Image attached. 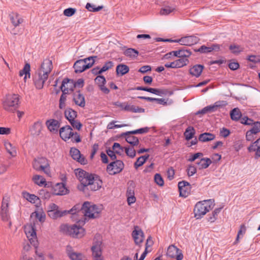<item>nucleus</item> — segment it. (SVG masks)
<instances>
[{
  "mask_svg": "<svg viewBox=\"0 0 260 260\" xmlns=\"http://www.w3.org/2000/svg\"><path fill=\"white\" fill-rule=\"evenodd\" d=\"M198 51L202 53H207L212 52L210 46L207 47L205 45H203L200 48H199Z\"/></svg>",
  "mask_w": 260,
  "mask_h": 260,
  "instance_id": "obj_61",
  "label": "nucleus"
},
{
  "mask_svg": "<svg viewBox=\"0 0 260 260\" xmlns=\"http://www.w3.org/2000/svg\"><path fill=\"white\" fill-rule=\"evenodd\" d=\"M30 64L29 63H26L23 67V69L19 72L20 76L25 75L24 77V81H26L27 75L29 78L30 77Z\"/></svg>",
  "mask_w": 260,
  "mask_h": 260,
  "instance_id": "obj_41",
  "label": "nucleus"
},
{
  "mask_svg": "<svg viewBox=\"0 0 260 260\" xmlns=\"http://www.w3.org/2000/svg\"><path fill=\"white\" fill-rule=\"evenodd\" d=\"M70 211L73 221L84 224L86 218L93 219L98 217L101 209L92 203L85 202L82 206L80 204L76 205Z\"/></svg>",
  "mask_w": 260,
  "mask_h": 260,
  "instance_id": "obj_1",
  "label": "nucleus"
},
{
  "mask_svg": "<svg viewBox=\"0 0 260 260\" xmlns=\"http://www.w3.org/2000/svg\"><path fill=\"white\" fill-rule=\"evenodd\" d=\"M199 39L194 36H189L181 38L180 39L172 41L173 42L179 43L181 45L191 46L197 44Z\"/></svg>",
  "mask_w": 260,
  "mask_h": 260,
  "instance_id": "obj_14",
  "label": "nucleus"
},
{
  "mask_svg": "<svg viewBox=\"0 0 260 260\" xmlns=\"http://www.w3.org/2000/svg\"><path fill=\"white\" fill-rule=\"evenodd\" d=\"M24 232L30 244L35 248H37L38 241L35 225L31 223L27 224L24 226Z\"/></svg>",
  "mask_w": 260,
  "mask_h": 260,
  "instance_id": "obj_10",
  "label": "nucleus"
},
{
  "mask_svg": "<svg viewBox=\"0 0 260 260\" xmlns=\"http://www.w3.org/2000/svg\"><path fill=\"white\" fill-rule=\"evenodd\" d=\"M88 184H85L84 186H88V189L93 191H96L99 189L102 184V182L98 178H94L93 175L87 180Z\"/></svg>",
  "mask_w": 260,
  "mask_h": 260,
  "instance_id": "obj_16",
  "label": "nucleus"
},
{
  "mask_svg": "<svg viewBox=\"0 0 260 260\" xmlns=\"http://www.w3.org/2000/svg\"><path fill=\"white\" fill-rule=\"evenodd\" d=\"M230 49L233 53L235 54L240 53L243 50L239 45H231L230 46Z\"/></svg>",
  "mask_w": 260,
  "mask_h": 260,
  "instance_id": "obj_52",
  "label": "nucleus"
},
{
  "mask_svg": "<svg viewBox=\"0 0 260 260\" xmlns=\"http://www.w3.org/2000/svg\"><path fill=\"white\" fill-rule=\"evenodd\" d=\"M153 243L152 238L150 236L146 240L144 251L142 253L139 259H138V252L137 251L134 257V260H144L148 253L151 251V247Z\"/></svg>",
  "mask_w": 260,
  "mask_h": 260,
  "instance_id": "obj_20",
  "label": "nucleus"
},
{
  "mask_svg": "<svg viewBox=\"0 0 260 260\" xmlns=\"http://www.w3.org/2000/svg\"><path fill=\"white\" fill-rule=\"evenodd\" d=\"M124 163L120 160H116L107 166V171L110 175H115L121 172L124 168Z\"/></svg>",
  "mask_w": 260,
  "mask_h": 260,
  "instance_id": "obj_12",
  "label": "nucleus"
},
{
  "mask_svg": "<svg viewBox=\"0 0 260 260\" xmlns=\"http://www.w3.org/2000/svg\"><path fill=\"white\" fill-rule=\"evenodd\" d=\"M76 9L75 8H69L65 9L63 11V15L67 17H71L73 16L76 12Z\"/></svg>",
  "mask_w": 260,
  "mask_h": 260,
  "instance_id": "obj_56",
  "label": "nucleus"
},
{
  "mask_svg": "<svg viewBox=\"0 0 260 260\" xmlns=\"http://www.w3.org/2000/svg\"><path fill=\"white\" fill-rule=\"evenodd\" d=\"M68 189L63 183H56L53 187V193L57 196H63L68 193Z\"/></svg>",
  "mask_w": 260,
  "mask_h": 260,
  "instance_id": "obj_23",
  "label": "nucleus"
},
{
  "mask_svg": "<svg viewBox=\"0 0 260 260\" xmlns=\"http://www.w3.org/2000/svg\"><path fill=\"white\" fill-rule=\"evenodd\" d=\"M20 96L17 94H9L6 96L3 102L4 109L9 112H13L19 106Z\"/></svg>",
  "mask_w": 260,
  "mask_h": 260,
  "instance_id": "obj_7",
  "label": "nucleus"
},
{
  "mask_svg": "<svg viewBox=\"0 0 260 260\" xmlns=\"http://www.w3.org/2000/svg\"><path fill=\"white\" fill-rule=\"evenodd\" d=\"M73 101L76 105L81 108H84L85 106L84 96L80 91H76L74 93Z\"/></svg>",
  "mask_w": 260,
  "mask_h": 260,
  "instance_id": "obj_25",
  "label": "nucleus"
},
{
  "mask_svg": "<svg viewBox=\"0 0 260 260\" xmlns=\"http://www.w3.org/2000/svg\"><path fill=\"white\" fill-rule=\"evenodd\" d=\"M67 94L62 93L59 101V108L60 109L65 108L66 106Z\"/></svg>",
  "mask_w": 260,
  "mask_h": 260,
  "instance_id": "obj_51",
  "label": "nucleus"
},
{
  "mask_svg": "<svg viewBox=\"0 0 260 260\" xmlns=\"http://www.w3.org/2000/svg\"><path fill=\"white\" fill-rule=\"evenodd\" d=\"M74 85L73 80L65 79L62 81L60 87L62 93L68 94L74 90Z\"/></svg>",
  "mask_w": 260,
  "mask_h": 260,
  "instance_id": "obj_21",
  "label": "nucleus"
},
{
  "mask_svg": "<svg viewBox=\"0 0 260 260\" xmlns=\"http://www.w3.org/2000/svg\"><path fill=\"white\" fill-rule=\"evenodd\" d=\"M60 231L66 235L73 238H81L85 235V230L80 225L63 224L60 226Z\"/></svg>",
  "mask_w": 260,
  "mask_h": 260,
  "instance_id": "obj_3",
  "label": "nucleus"
},
{
  "mask_svg": "<svg viewBox=\"0 0 260 260\" xmlns=\"http://www.w3.org/2000/svg\"><path fill=\"white\" fill-rule=\"evenodd\" d=\"M250 131L254 134H256L260 132V121L254 122Z\"/></svg>",
  "mask_w": 260,
  "mask_h": 260,
  "instance_id": "obj_55",
  "label": "nucleus"
},
{
  "mask_svg": "<svg viewBox=\"0 0 260 260\" xmlns=\"http://www.w3.org/2000/svg\"><path fill=\"white\" fill-rule=\"evenodd\" d=\"M75 173L76 177L83 186L85 184H88L87 182L88 179L92 175L80 169L75 170Z\"/></svg>",
  "mask_w": 260,
  "mask_h": 260,
  "instance_id": "obj_19",
  "label": "nucleus"
},
{
  "mask_svg": "<svg viewBox=\"0 0 260 260\" xmlns=\"http://www.w3.org/2000/svg\"><path fill=\"white\" fill-rule=\"evenodd\" d=\"M23 197L28 201L32 203H36L39 200V198L35 194H30L27 192L23 193Z\"/></svg>",
  "mask_w": 260,
  "mask_h": 260,
  "instance_id": "obj_46",
  "label": "nucleus"
},
{
  "mask_svg": "<svg viewBox=\"0 0 260 260\" xmlns=\"http://www.w3.org/2000/svg\"><path fill=\"white\" fill-rule=\"evenodd\" d=\"M132 237L136 245L140 246L144 239V235L142 230L138 226H135L132 234Z\"/></svg>",
  "mask_w": 260,
  "mask_h": 260,
  "instance_id": "obj_17",
  "label": "nucleus"
},
{
  "mask_svg": "<svg viewBox=\"0 0 260 260\" xmlns=\"http://www.w3.org/2000/svg\"><path fill=\"white\" fill-rule=\"evenodd\" d=\"M149 155H146L144 156H141L139 157L137 161L134 164V167L136 169H137L139 167L142 166L145 161L148 159L149 158Z\"/></svg>",
  "mask_w": 260,
  "mask_h": 260,
  "instance_id": "obj_42",
  "label": "nucleus"
},
{
  "mask_svg": "<svg viewBox=\"0 0 260 260\" xmlns=\"http://www.w3.org/2000/svg\"><path fill=\"white\" fill-rule=\"evenodd\" d=\"M249 152H254L255 157H260V137L255 141L252 143L247 148Z\"/></svg>",
  "mask_w": 260,
  "mask_h": 260,
  "instance_id": "obj_26",
  "label": "nucleus"
},
{
  "mask_svg": "<svg viewBox=\"0 0 260 260\" xmlns=\"http://www.w3.org/2000/svg\"><path fill=\"white\" fill-rule=\"evenodd\" d=\"M231 118L232 120L238 121L241 117L242 114L238 108H234L230 113Z\"/></svg>",
  "mask_w": 260,
  "mask_h": 260,
  "instance_id": "obj_44",
  "label": "nucleus"
},
{
  "mask_svg": "<svg viewBox=\"0 0 260 260\" xmlns=\"http://www.w3.org/2000/svg\"><path fill=\"white\" fill-rule=\"evenodd\" d=\"M138 53L139 52L137 50L132 48H128L126 49L124 52V54L125 56L132 58L137 57Z\"/></svg>",
  "mask_w": 260,
  "mask_h": 260,
  "instance_id": "obj_47",
  "label": "nucleus"
},
{
  "mask_svg": "<svg viewBox=\"0 0 260 260\" xmlns=\"http://www.w3.org/2000/svg\"><path fill=\"white\" fill-rule=\"evenodd\" d=\"M196 131L194 128L191 126H189L187 127L185 129L184 135L185 138V139L187 141L192 139L195 135Z\"/></svg>",
  "mask_w": 260,
  "mask_h": 260,
  "instance_id": "obj_38",
  "label": "nucleus"
},
{
  "mask_svg": "<svg viewBox=\"0 0 260 260\" xmlns=\"http://www.w3.org/2000/svg\"><path fill=\"white\" fill-rule=\"evenodd\" d=\"M68 213L71 214L70 210H60L58 209L55 211L50 212L48 215L52 219H57L59 217H62Z\"/></svg>",
  "mask_w": 260,
  "mask_h": 260,
  "instance_id": "obj_31",
  "label": "nucleus"
},
{
  "mask_svg": "<svg viewBox=\"0 0 260 260\" xmlns=\"http://www.w3.org/2000/svg\"><path fill=\"white\" fill-rule=\"evenodd\" d=\"M46 125L51 133L56 134L58 132L60 123L57 120L50 119L46 121Z\"/></svg>",
  "mask_w": 260,
  "mask_h": 260,
  "instance_id": "obj_24",
  "label": "nucleus"
},
{
  "mask_svg": "<svg viewBox=\"0 0 260 260\" xmlns=\"http://www.w3.org/2000/svg\"><path fill=\"white\" fill-rule=\"evenodd\" d=\"M254 134L250 130L248 131L246 134V139L248 141H252L254 140Z\"/></svg>",
  "mask_w": 260,
  "mask_h": 260,
  "instance_id": "obj_64",
  "label": "nucleus"
},
{
  "mask_svg": "<svg viewBox=\"0 0 260 260\" xmlns=\"http://www.w3.org/2000/svg\"><path fill=\"white\" fill-rule=\"evenodd\" d=\"M85 8L90 12H98L103 9V6L96 7L93 4L87 3Z\"/></svg>",
  "mask_w": 260,
  "mask_h": 260,
  "instance_id": "obj_50",
  "label": "nucleus"
},
{
  "mask_svg": "<svg viewBox=\"0 0 260 260\" xmlns=\"http://www.w3.org/2000/svg\"><path fill=\"white\" fill-rule=\"evenodd\" d=\"M133 134H134L128 133V132L125 133V140L126 142L131 145L136 146L139 144V141L137 137L133 135Z\"/></svg>",
  "mask_w": 260,
  "mask_h": 260,
  "instance_id": "obj_33",
  "label": "nucleus"
},
{
  "mask_svg": "<svg viewBox=\"0 0 260 260\" xmlns=\"http://www.w3.org/2000/svg\"><path fill=\"white\" fill-rule=\"evenodd\" d=\"M155 182L160 186H162L164 184V180L159 174H156L154 177Z\"/></svg>",
  "mask_w": 260,
  "mask_h": 260,
  "instance_id": "obj_53",
  "label": "nucleus"
},
{
  "mask_svg": "<svg viewBox=\"0 0 260 260\" xmlns=\"http://www.w3.org/2000/svg\"><path fill=\"white\" fill-rule=\"evenodd\" d=\"M215 136L214 134L205 133L200 135L199 140L201 142H205L213 140L215 139Z\"/></svg>",
  "mask_w": 260,
  "mask_h": 260,
  "instance_id": "obj_35",
  "label": "nucleus"
},
{
  "mask_svg": "<svg viewBox=\"0 0 260 260\" xmlns=\"http://www.w3.org/2000/svg\"><path fill=\"white\" fill-rule=\"evenodd\" d=\"M220 106V105L217 104V103H215L214 105H211L207 106L203 108L201 111H199L197 114H205L209 112H213L217 110V108Z\"/></svg>",
  "mask_w": 260,
  "mask_h": 260,
  "instance_id": "obj_37",
  "label": "nucleus"
},
{
  "mask_svg": "<svg viewBox=\"0 0 260 260\" xmlns=\"http://www.w3.org/2000/svg\"><path fill=\"white\" fill-rule=\"evenodd\" d=\"M94 82L99 86L100 85L106 84V80L103 76L99 75L95 78Z\"/></svg>",
  "mask_w": 260,
  "mask_h": 260,
  "instance_id": "obj_54",
  "label": "nucleus"
},
{
  "mask_svg": "<svg viewBox=\"0 0 260 260\" xmlns=\"http://www.w3.org/2000/svg\"><path fill=\"white\" fill-rule=\"evenodd\" d=\"M123 110L133 113H143L145 111L144 109L133 105H129L127 102H125Z\"/></svg>",
  "mask_w": 260,
  "mask_h": 260,
  "instance_id": "obj_28",
  "label": "nucleus"
},
{
  "mask_svg": "<svg viewBox=\"0 0 260 260\" xmlns=\"http://www.w3.org/2000/svg\"><path fill=\"white\" fill-rule=\"evenodd\" d=\"M52 69L53 64L51 60L45 59L43 61L34 77V82L37 89L43 88Z\"/></svg>",
  "mask_w": 260,
  "mask_h": 260,
  "instance_id": "obj_2",
  "label": "nucleus"
},
{
  "mask_svg": "<svg viewBox=\"0 0 260 260\" xmlns=\"http://www.w3.org/2000/svg\"><path fill=\"white\" fill-rule=\"evenodd\" d=\"M204 66L200 64H196L193 66L189 69V73L196 77L200 76L203 72Z\"/></svg>",
  "mask_w": 260,
  "mask_h": 260,
  "instance_id": "obj_30",
  "label": "nucleus"
},
{
  "mask_svg": "<svg viewBox=\"0 0 260 260\" xmlns=\"http://www.w3.org/2000/svg\"><path fill=\"white\" fill-rule=\"evenodd\" d=\"M134 147L135 146L131 145L124 147V151L126 154L131 158L135 157L136 154V152Z\"/></svg>",
  "mask_w": 260,
  "mask_h": 260,
  "instance_id": "obj_45",
  "label": "nucleus"
},
{
  "mask_svg": "<svg viewBox=\"0 0 260 260\" xmlns=\"http://www.w3.org/2000/svg\"><path fill=\"white\" fill-rule=\"evenodd\" d=\"M31 218H35L40 222H44L45 220V215L43 212H34L30 215Z\"/></svg>",
  "mask_w": 260,
  "mask_h": 260,
  "instance_id": "obj_48",
  "label": "nucleus"
},
{
  "mask_svg": "<svg viewBox=\"0 0 260 260\" xmlns=\"http://www.w3.org/2000/svg\"><path fill=\"white\" fill-rule=\"evenodd\" d=\"M96 56H90L84 59L76 61L74 64L76 73H82L87 69L91 68L94 63Z\"/></svg>",
  "mask_w": 260,
  "mask_h": 260,
  "instance_id": "obj_8",
  "label": "nucleus"
},
{
  "mask_svg": "<svg viewBox=\"0 0 260 260\" xmlns=\"http://www.w3.org/2000/svg\"><path fill=\"white\" fill-rule=\"evenodd\" d=\"M189 63L187 57H183L174 60L175 68H180L186 66Z\"/></svg>",
  "mask_w": 260,
  "mask_h": 260,
  "instance_id": "obj_36",
  "label": "nucleus"
},
{
  "mask_svg": "<svg viewBox=\"0 0 260 260\" xmlns=\"http://www.w3.org/2000/svg\"><path fill=\"white\" fill-rule=\"evenodd\" d=\"M212 208L213 202L211 200L199 202L194 208V217L197 219H200Z\"/></svg>",
  "mask_w": 260,
  "mask_h": 260,
  "instance_id": "obj_4",
  "label": "nucleus"
},
{
  "mask_svg": "<svg viewBox=\"0 0 260 260\" xmlns=\"http://www.w3.org/2000/svg\"><path fill=\"white\" fill-rule=\"evenodd\" d=\"M65 117L69 121L71 125L74 128L79 131L82 126V123L76 119L77 116V112L71 108H67L64 112Z\"/></svg>",
  "mask_w": 260,
  "mask_h": 260,
  "instance_id": "obj_9",
  "label": "nucleus"
},
{
  "mask_svg": "<svg viewBox=\"0 0 260 260\" xmlns=\"http://www.w3.org/2000/svg\"><path fill=\"white\" fill-rule=\"evenodd\" d=\"M167 255L176 260H182L183 255L180 250L174 245H170L168 248Z\"/></svg>",
  "mask_w": 260,
  "mask_h": 260,
  "instance_id": "obj_15",
  "label": "nucleus"
},
{
  "mask_svg": "<svg viewBox=\"0 0 260 260\" xmlns=\"http://www.w3.org/2000/svg\"><path fill=\"white\" fill-rule=\"evenodd\" d=\"M10 20L12 25L16 27L23 22V18L18 13L12 12L9 15Z\"/></svg>",
  "mask_w": 260,
  "mask_h": 260,
  "instance_id": "obj_27",
  "label": "nucleus"
},
{
  "mask_svg": "<svg viewBox=\"0 0 260 260\" xmlns=\"http://www.w3.org/2000/svg\"><path fill=\"white\" fill-rule=\"evenodd\" d=\"M4 145L7 152L11 157H14L17 155V148L15 145L12 144L9 141H5Z\"/></svg>",
  "mask_w": 260,
  "mask_h": 260,
  "instance_id": "obj_29",
  "label": "nucleus"
},
{
  "mask_svg": "<svg viewBox=\"0 0 260 260\" xmlns=\"http://www.w3.org/2000/svg\"><path fill=\"white\" fill-rule=\"evenodd\" d=\"M32 180L34 183L39 186H43L46 185V179L39 175H35L32 177Z\"/></svg>",
  "mask_w": 260,
  "mask_h": 260,
  "instance_id": "obj_40",
  "label": "nucleus"
},
{
  "mask_svg": "<svg viewBox=\"0 0 260 260\" xmlns=\"http://www.w3.org/2000/svg\"><path fill=\"white\" fill-rule=\"evenodd\" d=\"M70 154L74 159L76 160L81 164L85 165L87 163V160L81 154L78 149L72 148L70 150Z\"/></svg>",
  "mask_w": 260,
  "mask_h": 260,
  "instance_id": "obj_22",
  "label": "nucleus"
},
{
  "mask_svg": "<svg viewBox=\"0 0 260 260\" xmlns=\"http://www.w3.org/2000/svg\"><path fill=\"white\" fill-rule=\"evenodd\" d=\"M32 168L37 171H42L50 176L51 171L49 161L45 157H41L34 159L32 163Z\"/></svg>",
  "mask_w": 260,
  "mask_h": 260,
  "instance_id": "obj_6",
  "label": "nucleus"
},
{
  "mask_svg": "<svg viewBox=\"0 0 260 260\" xmlns=\"http://www.w3.org/2000/svg\"><path fill=\"white\" fill-rule=\"evenodd\" d=\"M174 9L170 7H166L162 8L160 11L161 15H168L174 11Z\"/></svg>",
  "mask_w": 260,
  "mask_h": 260,
  "instance_id": "obj_60",
  "label": "nucleus"
},
{
  "mask_svg": "<svg viewBox=\"0 0 260 260\" xmlns=\"http://www.w3.org/2000/svg\"><path fill=\"white\" fill-rule=\"evenodd\" d=\"M58 209H59V207L57 206L56 204H55L54 203L50 204L48 208V214H49L50 212L55 211Z\"/></svg>",
  "mask_w": 260,
  "mask_h": 260,
  "instance_id": "obj_62",
  "label": "nucleus"
},
{
  "mask_svg": "<svg viewBox=\"0 0 260 260\" xmlns=\"http://www.w3.org/2000/svg\"><path fill=\"white\" fill-rule=\"evenodd\" d=\"M59 135L61 138L64 141L70 139L73 143H79L81 141L79 134L73 133V129L69 125L61 127L59 130Z\"/></svg>",
  "mask_w": 260,
  "mask_h": 260,
  "instance_id": "obj_5",
  "label": "nucleus"
},
{
  "mask_svg": "<svg viewBox=\"0 0 260 260\" xmlns=\"http://www.w3.org/2000/svg\"><path fill=\"white\" fill-rule=\"evenodd\" d=\"M116 71L117 75L123 76L128 72L129 68L125 64H120L117 66Z\"/></svg>",
  "mask_w": 260,
  "mask_h": 260,
  "instance_id": "obj_39",
  "label": "nucleus"
},
{
  "mask_svg": "<svg viewBox=\"0 0 260 260\" xmlns=\"http://www.w3.org/2000/svg\"><path fill=\"white\" fill-rule=\"evenodd\" d=\"M148 131H149V128L147 127H145L141 128H139V129H136L135 131L128 132V133L134 134H144V133H147L148 132Z\"/></svg>",
  "mask_w": 260,
  "mask_h": 260,
  "instance_id": "obj_58",
  "label": "nucleus"
},
{
  "mask_svg": "<svg viewBox=\"0 0 260 260\" xmlns=\"http://www.w3.org/2000/svg\"><path fill=\"white\" fill-rule=\"evenodd\" d=\"M170 54H173L175 56H177L180 58L183 57H188L190 55V52L188 51H183L182 50L174 51L170 52Z\"/></svg>",
  "mask_w": 260,
  "mask_h": 260,
  "instance_id": "obj_43",
  "label": "nucleus"
},
{
  "mask_svg": "<svg viewBox=\"0 0 260 260\" xmlns=\"http://www.w3.org/2000/svg\"><path fill=\"white\" fill-rule=\"evenodd\" d=\"M180 192V196L186 198L190 193L191 186L189 183L187 181H180L178 184Z\"/></svg>",
  "mask_w": 260,
  "mask_h": 260,
  "instance_id": "obj_18",
  "label": "nucleus"
},
{
  "mask_svg": "<svg viewBox=\"0 0 260 260\" xmlns=\"http://www.w3.org/2000/svg\"><path fill=\"white\" fill-rule=\"evenodd\" d=\"M42 128V123L40 121H37L30 128V132L31 135L38 136L40 134Z\"/></svg>",
  "mask_w": 260,
  "mask_h": 260,
  "instance_id": "obj_32",
  "label": "nucleus"
},
{
  "mask_svg": "<svg viewBox=\"0 0 260 260\" xmlns=\"http://www.w3.org/2000/svg\"><path fill=\"white\" fill-rule=\"evenodd\" d=\"M9 198H4L1 205V210L0 215L2 220L4 222H9V226H11V222L10 221V213L9 211Z\"/></svg>",
  "mask_w": 260,
  "mask_h": 260,
  "instance_id": "obj_11",
  "label": "nucleus"
},
{
  "mask_svg": "<svg viewBox=\"0 0 260 260\" xmlns=\"http://www.w3.org/2000/svg\"><path fill=\"white\" fill-rule=\"evenodd\" d=\"M101 246L102 242L101 241L94 240L93 245L91 248L93 260H103Z\"/></svg>",
  "mask_w": 260,
  "mask_h": 260,
  "instance_id": "obj_13",
  "label": "nucleus"
},
{
  "mask_svg": "<svg viewBox=\"0 0 260 260\" xmlns=\"http://www.w3.org/2000/svg\"><path fill=\"white\" fill-rule=\"evenodd\" d=\"M112 149L116 154L120 155L123 154L124 151V147L121 146L118 143H114L112 146Z\"/></svg>",
  "mask_w": 260,
  "mask_h": 260,
  "instance_id": "obj_49",
  "label": "nucleus"
},
{
  "mask_svg": "<svg viewBox=\"0 0 260 260\" xmlns=\"http://www.w3.org/2000/svg\"><path fill=\"white\" fill-rule=\"evenodd\" d=\"M187 175L189 177L193 176L197 172V169L193 166H189L186 170Z\"/></svg>",
  "mask_w": 260,
  "mask_h": 260,
  "instance_id": "obj_59",
  "label": "nucleus"
},
{
  "mask_svg": "<svg viewBox=\"0 0 260 260\" xmlns=\"http://www.w3.org/2000/svg\"><path fill=\"white\" fill-rule=\"evenodd\" d=\"M107 155L110 157L112 160H115L116 159V156L115 155V152L112 149H107L106 151Z\"/></svg>",
  "mask_w": 260,
  "mask_h": 260,
  "instance_id": "obj_63",
  "label": "nucleus"
},
{
  "mask_svg": "<svg viewBox=\"0 0 260 260\" xmlns=\"http://www.w3.org/2000/svg\"><path fill=\"white\" fill-rule=\"evenodd\" d=\"M197 164L199 166V169H205L207 168L212 164V160L209 158L205 157L202 158Z\"/></svg>",
  "mask_w": 260,
  "mask_h": 260,
  "instance_id": "obj_34",
  "label": "nucleus"
},
{
  "mask_svg": "<svg viewBox=\"0 0 260 260\" xmlns=\"http://www.w3.org/2000/svg\"><path fill=\"white\" fill-rule=\"evenodd\" d=\"M113 66V63L111 61H109L104 64L103 67L101 69V72H104L111 69Z\"/></svg>",
  "mask_w": 260,
  "mask_h": 260,
  "instance_id": "obj_57",
  "label": "nucleus"
}]
</instances>
